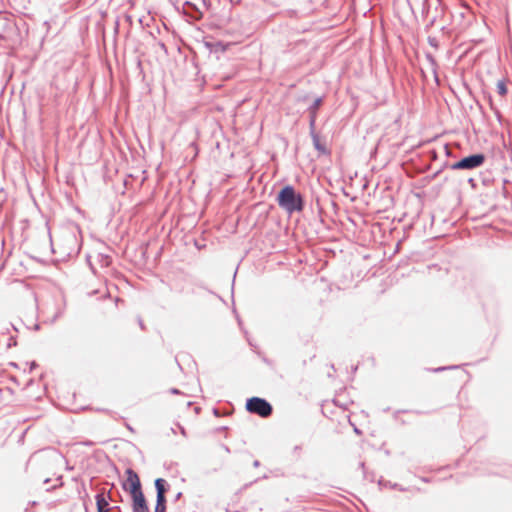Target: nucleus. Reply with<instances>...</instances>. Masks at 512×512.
I'll return each mask as SVG.
<instances>
[{
  "label": "nucleus",
  "instance_id": "19",
  "mask_svg": "<svg viewBox=\"0 0 512 512\" xmlns=\"http://www.w3.org/2000/svg\"><path fill=\"white\" fill-rule=\"evenodd\" d=\"M102 261H103V265L107 266L110 263V258L108 256H105V257H103Z\"/></svg>",
  "mask_w": 512,
  "mask_h": 512
},
{
  "label": "nucleus",
  "instance_id": "20",
  "mask_svg": "<svg viewBox=\"0 0 512 512\" xmlns=\"http://www.w3.org/2000/svg\"><path fill=\"white\" fill-rule=\"evenodd\" d=\"M178 428H179V430H180L181 434H182L183 436H186V430H185V428H184V427H182V426H181V425H179V424H178Z\"/></svg>",
  "mask_w": 512,
  "mask_h": 512
},
{
  "label": "nucleus",
  "instance_id": "9",
  "mask_svg": "<svg viewBox=\"0 0 512 512\" xmlns=\"http://www.w3.org/2000/svg\"><path fill=\"white\" fill-rule=\"evenodd\" d=\"M132 512H150L145 496L132 500Z\"/></svg>",
  "mask_w": 512,
  "mask_h": 512
},
{
  "label": "nucleus",
  "instance_id": "31",
  "mask_svg": "<svg viewBox=\"0 0 512 512\" xmlns=\"http://www.w3.org/2000/svg\"><path fill=\"white\" fill-rule=\"evenodd\" d=\"M108 498H109L110 500H112L111 492H109V493H108Z\"/></svg>",
  "mask_w": 512,
  "mask_h": 512
},
{
  "label": "nucleus",
  "instance_id": "30",
  "mask_svg": "<svg viewBox=\"0 0 512 512\" xmlns=\"http://www.w3.org/2000/svg\"><path fill=\"white\" fill-rule=\"evenodd\" d=\"M213 411H214L215 415H218V410L217 409H214Z\"/></svg>",
  "mask_w": 512,
  "mask_h": 512
},
{
  "label": "nucleus",
  "instance_id": "13",
  "mask_svg": "<svg viewBox=\"0 0 512 512\" xmlns=\"http://www.w3.org/2000/svg\"><path fill=\"white\" fill-rule=\"evenodd\" d=\"M183 9L186 13L191 14L194 18H199L201 15L197 6L191 1H185L183 4Z\"/></svg>",
  "mask_w": 512,
  "mask_h": 512
},
{
  "label": "nucleus",
  "instance_id": "14",
  "mask_svg": "<svg viewBox=\"0 0 512 512\" xmlns=\"http://www.w3.org/2000/svg\"><path fill=\"white\" fill-rule=\"evenodd\" d=\"M166 501V497L161 498L160 496H156V505L154 512H165Z\"/></svg>",
  "mask_w": 512,
  "mask_h": 512
},
{
  "label": "nucleus",
  "instance_id": "4",
  "mask_svg": "<svg viewBox=\"0 0 512 512\" xmlns=\"http://www.w3.org/2000/svg\"><path fill=\"white\" fill-rule=\"evenodd\" d=\"M127 479L123 483V489L130 493L132 500L144 496L138 474L131 468L126 470Z\"/></svg>",
  "mask_w": 512,
  "mask_h": 512
},
{
  "label": "nucleus",
  "instance_id": "25",
  "mask_svg": "<svg viewBox=\"0 0 512 512\" xmlns=\"http://www.w3.org/2000/svg\"><path fill=\"white\" fill-rule=\"evenodd\" d=\"M141 329H144V324L141 318L138 319Z\"/></svg>",
  "mask_w": 512,
  "mask_h": 512
},
{
  "label": "nucleus",
  "instance_id": "17",
  "mask_svg": "<svg viewBox=\"0 0 512 512\" xmlns=\"http://www.w3.org/2000/svg\"><path fill=\"white\" fill-rule=\"evenodd\" d=\"M301 452H302V445H296L293 447L292 449V455L295 457V458H300L301 456Z\"/></svg>",
  "mask_w": 512,
  "mask_h": 512
},
{
  "label": "nucleus",
  "instance_id": "22",
  "mask_svg": "<svg viewBox=\"0 0 512 512\" xmlns=\"http://www.w3.org/2000/svg\"><path fill=\"white\" fill-rule=\"evenodd\" d=\"M444 150H445L447 155H450V149H449L448 145L444 146Z\"/></svg>",
  "mask_w": 512,
  "mask_h": 512
},
{
  "label": "nucleus",
  "instance_id": "10",
  "mask_svg": "<svg viewBox=\"0 0 512 512\" xmlns=\"http://www.w3.org/2000/svg\"><path fill=\"white\" fill-rule=\"evenodd\" d=\"M154 485L156 489V496H160L161 498L166 497V493L170 487L168 482L163 478H157Z\"/></svg>",
  "mask_w": 512,
  "mask_h": 512
},
{
  "label": "nucleus",
  "instance_id": "24",
  "mask_svg": "<svg viewBox=\"0 0 512 512\" xmlns=\"http://www.w3.org/2000/svg\"><path fill=\"white\" fill-rule=\"evenodd\" d=\"M182 496V493L181 492H178L177 495L175 496V501H178Z\"/></svg>",
  "mask_w": 512,
  "mask_h": 512
},
{
  "label": "nucleus",
  "instance_id": "5",
  "mask_svg": "<svg viewBox=\"0 0 512 512\" xmlns=\"http://www.w3.org/2000/svg\"><path fill=\"white\" fill-rule=\"evenodd\" d=\"M127 479L123 483V489L130 493L132 500L144 496L138 474L131 468L126 470Z\"/></svg>",
  "mask_w": 512,
  "mask_h": 512
},
{
  "label": "nucleus",
  "instance_id": "18",
  "mask_svg": "<svg viewBox=\"0 0 512 512\" xmlns=\"http://www.w3.org/2000/svg\"><path fill=\"white\" fill-rule=\"evenodd\" d=\"M458 366H449V367H438V368H435L433 371L434 372H441V371H444V370H447V369H456Z\"/></svg>",
  "mask_w": 512,
  "mask_h": 512
},
{
  "label": "nucleus",
  "instance_id": "21",
  "mask_svg": "<svg viewBox=\"0 0 512 512\" xmlns=\"http://www.w3.org/2000/svg\"><path fill=\"white\" fill-rule=\"evenodd\" d=\"M170 392H171L172 394H179V393H180V391H179L178 389H176V388H172V389H170Z\"/></svg>",
  "mask_w": 512,
  "mask_h": 512
},
{
  "label": "nucleus",
  "instance_id": "16",
  "mask_svg": "<svg viewBox=\"0 0 512 512\" xmlns=\"http://www.w3.org/2000/svg\"><path fill=\"white\" fill-rule=\"evenodd\" d=\"M497 91L502 96H504L507 93V87L503 81H499L497 83Z\"/></svg>",
  "mask_w": 512,
  "mask_h": 512
},
{
  "label": "nucleus",
  "instance_id": "12",
  "mask_svg": "<svg viewBox=\"0 0 512 512\" xmlns=\"http://www.w3.org/2000/svg\"><path fill=\"white\" fill-rule=\"evenodd\" d=\"M96 506H97V512H110L111 507L109 506L108 501L104 497L103 493H98L96 495Z\"/></svg>",
  "mask_w": 512,
  "mask_h": 512
},
{
  "label": "nucleus",
  "instance_id": "8",
  "mask_svg": "<svg viewBox=\"0 0 512 512\" xmlns=\"http://www.w3.org/2000/svg\"><path fill=\"white\" fill-rule=\"evenodd\" d=\"M310 129V136L312 138L313 146L314 148L320 153L327 155L330 153V151L326 148L324 144L320 142V138L318 133L315 130V127L309 128Z\"/></svg>",
  "mask_w": 512,
  "mask_h": 512
},
{
  "label": "nucleus",
  "instance_id": "23",
  "mask_svg": "<svg viewBox=\"0 0 512 512\" xmlns=\"http://www.w3.org/2000/svg\"><path fill=\"white\" fill-rule=\"evenodd\" d=\"M222 447H223V449H224V451H225L226 453H230V449H229V447H228V446H226V445H222Z\"/></svg>",
  "mask_w": 512,
  "mask_h": 512
},
{
  "label": "nucleus",
  "instance_id": "3",
  "mask_svg": "<svg viewBox=\"0 0 512 512\" xmlns=\"http://www.w3.org/2000/svg\"><path fill=\"white\" fill-rule=\"evenodd\" d=\"M482 153L472 154L450 165L452 170H472L482 166L485 162Z\"/></svg>",
  "mask_w": 512,
  "mask_h": 512
},
{
  "label": "nucleus",
  "instance_id": "15",
  "mask_svg": "<svg viewBox=\"0 0 512 512\" xmlns=\"http://www.w3.org/2000/svg\"><path fill=\"white\" fill-rule=\"evenodd\" d=\"M426 58L428 62L430 63L431 69L435 75V80L438 82V76H437V63L435 58L431 54H427Z\"/></svg>",
  "mask_w": 512,
  "mask_h": 512
},
{
  "label": "nucleus",
  "instance_id": "11",
  "mask_svg": "<svg viewBox=\"0 0 512 512\" xmlns=\"http://www.w3.org/2000/svg\"><path fill=\"white\" fill-rule=\"evenodd\" d=\"M408 3L412 10L414 7H418L423 16H427L429 12V3L428 0H408Z\"/></svg>",
  "mask_w": 512,
  "mask_h": 512
},
{
  "label": "nucleus",
  "instance_id": "1",
  "mask_svg": "<svg viewBox=\"0 0 512 512\" xmlns=\"http://www.w3.org/2000/svg\"><path fill=\"white\" fill-rule=\"evenodd\" d=\"M278 205L287 213L301 212L305 202L302 195L291 185L284 186L277 195Z\"/></svg>",
  "mask_w": 512,
  "mask_h": 512
},
{
  "label": "nucleus",
  "instance_id": "6",
  "mask_svg": "<svg viewBox=\"0 0 512 512\" xmlns=\"http://www.w3.org/2000/svg\"><path fill=\"white\" fill-rule=\"evenodd\" d=\"M15 30V22L8 15L0 13V39H9Z\"/></svg>",
  "mask_w": 512,
  "mask_h": 512
},
{
  "label": "nucleus",
  "instance_id": "2",
  "mask_svg": "<svg viewBox=\"0 0 512 512\" xmlns=\"http://www.w3.org/2000/svg\"><path fill=\"white\" fill-rule=\"evenodd\" d=\"M246 409L248 412L262 418L269 417L273 412L272 405L266 399L260 397H251L247 399Z\"/></svg>",
  "mask_w": 512,
  "mask_h": 512
},
{
  "label": "nucleus",
  "instance_id": "7",
  "mask_svg": "<svg viewBox=\"0 0 512 512\" xmlns=\"http://www.w3.org/2000/svg\"><path fill=\"white\" fill-rule=\"evenodd\" d=\"M322 101H323L322 97H317L308 108L309 128L315 127L316 119H317V112H318L319 107L322 104Z\"/></svg>",
  "mask_w": 512,
  "mask_h": 512
},
{
  "label": "nucleus",
  "instance_id": "26",
  "mask_svg": "<svg viewBox=\"0 0 512 512\" xmlns=\"http://www.w3.org/2000/svg\"><path fill=\"white\" fill-rule=\"evenodd\" d=\"M253 466H254V467H259V466H260V462H259L258 460H255V461L253 462Z\"/></svg>",
  "mask_w": 512,
  "mask_h": 512
},
{
  "label": "nucleus",
  "instance_id": "27",
  "mask_svg": "<svg viewBox=\"0 0 512 512\" xmlns=\"http://www.w3.org/2000/svg\"><path fill=\"white\" fill-rule=\"evenodd\" d=\"M468 182H469L472 186H475V183H474V179H473V178H470V179L468 180Z\"/></svg>",
  "mask_w": 512,
  "mask_h": 512
},
{
  "label": "nucleus",
  "instance_id": "29",
  "mask_svg": "<svg viewBox=\"0 0 512 512\" xmlns=\"http://www.w3.org/2000/svg\"><path fill=\"white\" fill-rule=\"evenodd\" d=\"M126 427H127L130 431H133V428H132L129 424H126Z\"/></svg>",
  "mask_w": 512,
  "mask_h": 512
},
{
  "label": "nucleus",
  "instance_id": "28",
  "mask_svg": "<svg viewBox=\"0 0 512 512\" xmlns=\"http://www.w3.org/2000/svg\"><path fill=\"white\" fill-rule=\"evenodd\" d=\"M111 510H120L119 506L111 507Z\"/></svg>",
  "mask_w": 512,
  "mask_h": 512
}]
</instances>
